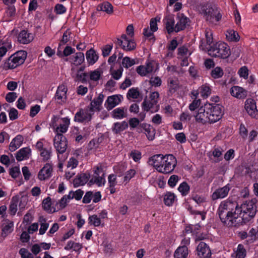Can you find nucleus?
Listing matches in <instances>:
<instances>
[{"instance_id": "1", "label": "nucleus", "mask_w": 258, "mask_h": 258, "mask_svg": "<svg viewBox=\"0 0 258 258\" xmlns=\"http://www.w3.org/2000/svg\"><path fill=\"white\" fill-rule=\"evenodd\" d=\"M257 200L252 199L239 206L236 201L221 202L217 213L221 222L228 227H239L250 222L255 216Z\"/></svg>"}, {"instance_id": "2", "label": "nucleus", "mask_w": 258, "mask_h": 258, "mask_svg": "<svg viewBox=\"0 0 258 258\" xmlns=\"http://www.w3.org/2000/svg\"><path fill=\"white\" fill-rule=\"evenodd\" d=\"M224 107L220 104L207 103L201 106L195 115L197 122L202 124L214 123L219 121L223 115Z\"/></svg>"}, {"instance_id": "3", "label": "nucleus", "mask_w": 258, "mask_h": 258, "mask_svg": "<svg viewBox=\"0 0 258 258\" xmlns=\"http://www.w3.org/2000/svg\"><path fill=\"white\" fill-rule=\"evenodd\" d=\"M201 11L206 21L210 23L216 24L222 19L220 9L215 5H203L201 7Z\"/></svg>"}, {"instance_id": "4", "label": "nucleus", "mask_w": 258, "mask_h": 258, "mask_svg": "<svg viewBox=\"0 0 258 258\" xmlns=\"http://www.w3.org/2000/svg\"><path fill=\"white\" fill-rule=\"evenodd\" d=\"M27 57V52L21 50L17 52L4 61L1 68L4 70L14 69L22 64Z\"/></svg>"}, {"instance_id": "5", "label": "nucleus", "mask_w": 258, "mask_h": 258, "mask_svg": "<svg viewBox=\"0 0 258 258\" xmlns=\"http://www.w3.org/2000/svg\"><path fill=\"white\" fill-rule=\"evenodd\" d=\"M209 54L215 57L227 58L231 54L229 46L225 43L218 42L208 48Z\"/></svg>"}, {"instance_id": "6", "label": "nucleus", "mask_w": 258, "mask_h": 258, "mask_svg": "<svg viewBox=\"0 0 258 258\" xmlns=\"http://www.w3.org/2000/svg\"><path fill=\"white\" fill-rule=\"evenodd\" d=\"M43 139H40L36 144L35 148L39 152L40 157L43 162H47L51 158L52 155V147L49 144H44Z\"/></svg>"}, {"instance_id": "7", "label": "nucleus", "mask_w": 258, "mask_h": 258, "mask_svg": "<svg viewBox=\"0 0 258 258\" xmlns=\"http://www.w3.org/2000/svg\"><path fill=\"white\" fill-rule=\"evenodd\" d=\"M176 165V158L171 154L164 156L162 165L160 167L159 172L164 174L171 173Z\"/></svg>"}, {"instance_id": "8", "label": "nucleus", "mask_w": 258, "mask_h": 258, "mask_svg": "<svg viewBox=\"0 0 258 258\" xmlns=\"http://www.w3.org/2000/svg\"><path fill=\"white\" fill-rule=\"evenodd\" d=\"M116 44L125 51H132L136 49V43L134 40L129 39L126 34H122L120 38H117Z\"/></svg>"}, {"instance_id": "9", "label": "nucleus", "mask_w": 258, "mask_h": 258, "mask_svg": "<svg viewBox=\"0 0 258 258\" xmlns=\"http://www.w3.org/2000/svg\"><path fill=\"white\" fill-rule=\"evenodd\" d=\"M53 141L54 147L58 153L63 154L66 152L68 143L65 136L61 134H57Z\"/></svg>"}, {"instance_id": "10", "label": "nucleus", "mask_w": 258, "mask_h": 258, "mask_svg": "<svg viewBox=\"0 0 258 258\" xmlns=\"http://www.w3.org/2000/svg\"><path fill=\"white\" fill-rule=\"evenodd\" d=\"M67 91L68 88L64 85L61 84L58 86L54 96L57 103L62 104L66 102Z\"/></svg>"}, {"instance_id": "11", "label": "nucleus", "mask_w": 258, "mask_h": 258, "mask_svg": "<svg viewBox=\"0 0 258 258\" xmlns=\"http://www.w3.org/2000/svg\"><path fill=\"white\" fill-rule=\"evenodd\" d=\"M196 251L200 258H210L211 251L209 246L204 242L201 241L197 247Z\"/></svg>"}, {"instance_id": "12", "label": "nucleus", "mask_w": 258, "mask_h": 258, "mask_svg": "<svg viewBox=\"0 0 258 258\" xmlns=\"http://www.w3.org/2000/svg\"><path fill=\"white\" fill-rule=\"evenodd\" d=\"M244 108L249 116L253 118L256 117L258 111L254 99H247L245 102Z\"/></svg>"}, {"instance_id": "13", "label": "nucleus", "mask_w": 258, "mask_h": 258, "mask_svg": "<svg viewBox=\"0 0 258 258\" xmlns=\"http://www.w3.org/2000/svg\"><path fill=\"white\" fill-rule=\"evenodd\" d=\"M91 119V116L83 108L79 109L74 118V121L79 123L88 122Z\"/></svg>"}, {"instance_id": "14", "label": "nucleus", "mask_w": 258, "mask_h": 258, "mask_svg": "<svg viewBox=\"0 0 258 258\" xmlns=\"http://www.w3.org/2000/svg\"><path fill=\"white\" fill-rule=\"evenodd\" d=\"M176 18L178 21L175 25V32L177 33L184 30L186 28L188 23L190 22V20L183 13H178Z\"/></svg>"}, {"instance_id": "15", "label": "nucleus", "mask_w": 258, "mask_h": 258, "mask_svg": "<svg viewBox=\"0 0 258 258\" xmlns=\"http://www.w3.org/2000/svg\"><path fill=\"white\" fill-rule=\"evenodd\" d=\"M53 171L52 165L51 163H46L38 174V178L40 180H45L52 176Z\"/></svg>"}, {"instance_id": "16", "label": "nucleus", "mask_w": 258, "mask_h": 258, "mask_svg": "<svg viewBox=\"0 0 258 258\" xmlns=\"http://www.w3.org/2000/svg\"><path fill=\"white\" fill-rule=\"evenodd\" d=\"M230 189V184H227L222 187L216 189L212 195V199L216 200L219 199H223L227 196Z\"/></svg>"}, {"instance_id": "17", "label": "nucleus", "mask_w": 258, "mask_h": 258, "mask_svg": "<svg viewBox=\"0 0 258 258\" xmlns=\"http://www.w3.org/2000/svg\"><path fill=\"white\" fill-rule=\"evenodd\" d=\"M155 102L148 100V99L146 97L142 103L143 110L146 112L150 111L152 113L157 112L159 109V105Z\"/></svg>"}, {"instance_id": "18", "label": "nucleus", "mask_w": 258, "mask_h": 258, "mask_svg": "<svg viewBox=\"0 0 258 258\" xmlns=\"http://www.w3.org/2000/svg\"><path fill=\"white\" fill-rule=\"evenodd\" d=\"M121 98H122V97L121 95H113L108 97L104 104L105 107L108 110L112 109L119 104Z\"/></svg>"}, {"instance_id": "19", "label": "nucleus", "mask_w": 258, "mask_h": 258, "mask_svg": "<svg viewBox=\"0 0 258 258\" xmlns=\"http://www.w3.org/2000/svg\"><path fill=\"white\" fill-rule=\"evenodd\" d=\"M33 35L28 32L26 30H23L18 34V41L21 44H28L33 41Z\"/></svg>"}, {"instance_id": "20", "label": "nucleus", "mask_w": 258, "mask_h": 258, "mask_svg": "<svg viewBox=\"0 0 258 258\" xmlns=\"http://www.w3.org/2000/svg\"><path fill=\"white\" fill-rule=\"evenodd\" d=\"M230 93L232 96L239 99L245 98L247 95L246 90L238 86H234L231 87L230 89Z\"/></svg>"}, {"instance_id": "21", "label": "nucleus", "mask_w": 258, "mask_h": 258, "mask_svg": "<svg viewBox=\"0 0 258 258\" xmlns=\"http://www.w3.org/2000/svg\"><path fill=\"white\" fill-rule=\"evenodd\" d=\"M164 156L162 154H156L150 158L148 160L149 165L153 166L159 172V168L162 166Z\"/></svg>"}, {"instance_id": "22", "label": "nucleus", "mask_w": 258, "mask_h": 258, "mask_svg": "<svg viewBox=\"0 0 258 258\" xmlns=\"http://www.w3.org/2000/svg\"><path fill=\"white\" fill-rule=\"evenodd\" d=\"M165 28L168 34H171L173 32H175V25L174 16L169 15L165 18Z\"/></svg>"}, {"instance_id": "23", "label": "nucleus", "mask_w": 258, "mask_h": 258, "mask_svg": "<svg viewBox=\"0 0 258 258\" xmlns=\"http://www.w3.org/2000/svg\"><path fill=\"white\" fill-rule=\"evenodd\" d=\"M128 127V124L126 121L116 122L112 126L111 130L114 134H118L124 131Z\"/></svg>"}, {"instance_id": "24", "label": "nucleus", "mask_w": 258, "mask_h": 258, "mask_svg": "<svg viewBox=\"0 0 258 258\" xmlns=\"http://www.w3.org/2000/svg\"><path fill=\"white\" fill-rule=\"evenodd\" d=\"M23 141L24 138L22 135H17L10 143L9 147L10 151L13 152L18 149L23 144Z\"/></svg>"}, {"instance_id": "25", "label": "nucleus", "mask_w": 258, "mask_h": 258, "mask_svg": "<svg viewBox=\"0 0 258 258\" xmlns=\"http://www.w3.org/2000/svg\"><path fill=\"white\" fill-rule=\"evenodd\" d=\"M127 108L118 107L111 112V116L115 119H121L126 117Z\"/></svg>"}, {"instance_id": "26", "label": "nucleus", "mask_w": 258, "mask_h": 258, "mask_svg": "<svg viewBox=\"0 0 258 258\" xmlns=\"http://www.w3.org/2000/svg\"><path fill=\"white\" fill-rule=\"evenodd\" d=\"M86 57L89 65L94 64L98 59L99 56L93 48H91L86 53Z\"/></svg>"}, {"instance_id": "27", "label": "nucleus", "mask_w": 258, "mask_h": 258, "mask_svg": "<svg viewBox=\"0 0 258 258\" xmlns=\"http://www.w3.org/2000/svg\"><path fill=\"white\" fill-rule=\"evenodd\" d=\"M246 250L244 245L239 244L236 249H234L231 256L234 258H245L246 256Z\"/></svg>"}, {"instance_id": "28", "label": "nucleus", "mask_w": 258, "mask_h": 258, "mask_svg": "<svg viewBox=\"0 0 258 258\" xmlns=\"http://www.w3.org/2000/svg\"><path fill=\"white\" fill-rule=\"evenodd\" d=\"M31 149L28 148H23L19 150L16 153V158L18 161H21L28 158V155L31 153Z\"/></svg>"}, {"instance_id": "29", "label": "nucleus", "mask_w": 258, "mask_h": 258, "mask_svg": "<svg viewBox=\"0 0 258 258\" xmlns=\"http://www.w3.org/2000/svg\"><path fill=\"white\" fill-rule=\"evenodd\" d=\"M127 169V164L125 162H120L113 167V170L116 173L118 177H121L124 175Z\"/></svg>"}, {"instance_id": "30", "label": "nucleus", "mask_w": 258, "mask_h": 258, "mask_svg": "<svg viewBox=\"0 0 258 258\" xmlns=\"http://www.w3.org/2000/svg\"><path fill=\"white\" fill-rule=\"evenodd\" d=\"M106 182L104 173L101 176L94 175L89 180V183L91 184H96L98 186L104 185Z\"/></svg>"}, {"instance_id": "31", "label": "nucleus", "mask_w": 258, "mask_h": 258, "mask_svg": "<svg viewBox=\"0 0 258 258\" xmlns=\"http://www.w3.org/2000/svg\"><path fill=\"white\" fill-rule=\"evenodd\" d=\"M188 253L187 246H179L174 252V258H186Z\"/></svg>"}, {"instance_id": "32", "label": "nucleus", "mask_w": 258, "mask_h": 258, "mask_svg": "<svg viewBox=\"0 0 258 258\" xmlns=\"http://www.w3.org/2000/svg\"><path fill=\"white\" fill-rule=\"evenodd\" d=\"M153 71L152 66L148 64L146 66H140L137 68L136 71L142 76H145L148 74L151 73Z\"/></svg>"}, {"instance_id": "33", "label": "nucleus", "mask_w": 258, "mask_h": 258, "mask_svg": "<svg viewBox=\"0 0 258 258\" xmlns=\"http://www.w3.org/2000/svg\"><path fill=\"white\" fill-rule=\"evenodd\" d=\"M71 61L76 66L81 65L85 60L84 54L83 52H77L75 55L70 58Z\"/></svg>"}, {"instance_id": "34", "label": "nucleus", "mask_w": 258, "mask_h": 258, "mask_svg": "<svg viewBox=\"0 0 258 258\" xmlns=\"http://www.w3.org/2000/svg\"><path fill=\"white\" fill-rule=\"evenodd\" d=\"M137 167L138 166L135 165L134 168L130 169L125 172L123 178L124 182L125 183H128L131 179L135 176L137 174L136 168H137Z\"/></svg>"}, {"instance_id": "35", "label": "nucleus", "mask_w": 258, "mask_h": 258, "mask_svg": "<svg viewBox=\"0 0 258 258\" xmlns=\"http://www.w3.org/2000/svg\"><path fill=\"white\" fill-rule=\"evenodd\" d=\"M139 128H141L145 131L146 134V136L149 140L152 141L154 139V134L151 132V126L150 124L143 123H141L139 125Z\"/></svg>"}, {"instance_id": "36", "label": "nucleus", "mask_w": 258, "mask_h": 258, "mask_svg": "<svg viewBox=\"0 0 258 258\" xmlns=\"http://www.w3.org/2000/svg\"><path fill=\"white\" fill-rule=\"evenodd\" d=\"M168 87L169 92L173 94L179 88V81L176 79L170 78L168 81Z\"/></svg>"}, {"instance_id": "37", "label": "nucleus", "mask_w": 258, "mask_h": 258, "mask_svg": "<svg viewBox=\"0 0 258 258\" xmlns=\"http://www.w3.org/2000/svg\"><path fill=\"white\" fill-rule=\"evenodd\" d=\"M201 104V100L200 99L196 98H194L192 102L189 104L188 108L190 111L193 112V115L194 116L198 113Z\"/></svg>"}, {"instance_id": "38", "label": "nucleus", "mask_w": 258, "mask_h": 258, "mask_svg": "<svg viewBox=\"0 0 258 258\" xmlns=\"http://www.w3.org/2000/svg\"><path fill=\"white\" fill-rule=\"evenodd\" d=\"M42 206L44 210L48 213H52L55 212V209H54L52 211L51 208V199L49 197H47L44 199L42 203Z\"/></svg>"}, {"instance_id": "39", "label": "nucleus", "mask_w": 258, "mask_h": 258, "mask_svg": "<svg viewBox=\"0 0 258 258\" xmlns=\"http://www.w3.org/2000/svg\"><path fill=\"white\" fill-rule=\"evenodd\" d=\"M176 198L174 194L171 192H167L164 196V203L167 206H171L174 202Z\"/></svg>"}, {"instance_id": "40", "label": "nucleus", "mask_w": 258, "mask_h": 258, "mask_svg": "<svg viewBox=\"0 0 258 258\" xmlns=\"http://www.w3.org/2000/svg\"><path fill=\"white\" fill-rule=\"evenodd\" d=\"M100 11H102L106 12L108 14H111L113 12V7L112 5L109 2H104L100 5L98 9Z\"/></svg>"}, {"instance_id": "41", "label": "nucleus", "mask_w": 258, "mask_h": 258, "mask_svg": "<svg viewBox=\"0 0 258 258\" xmlns=\"http://www.w3.org/2000/svg\"><path fill=\"white\" fill-rule=\"evenodd\" d=\"M226 37L229 41L237 42L239 40V36L237 32L233 30H228L226 32Z\"/></svg>"}, {"instance_id": "42", "label": "nucleus", "mask_w": 258, "mask_h": 258, "mask_svg": "<svg viewBox=\"0 0 258 258\" xmlns=\"http://www.w3.org/2000/svg\"><path fill=\"white\" fill-rule=\"evenodd\" d=\"M104 98V95L100 93L99 94L98 96L96 98H95L91 102V103L95 106V109L97 111H100L101 108L100 106L102 105L103 99Z\"/></svg>"}, {"instance_id": "43", "label": "nucleus", "mask_w": 258, "mask_h": 258, "mask_svg": "<svg viewBox=\"0 0 258 258\" xmlns=\"http://www.w3.org/2000/svg\"><path fill=\"white\" fill-rule=\"evenodd\" d=\"M141 95L138 88L133 87L128 90L126 97L128 99H138Z\"/></svg>"}, {"instance_id": "44", "label": "nucleus", "mask_w": 258, "mask_h": 258, "mask_svg": "<svg viewBox=\"0 0 258 258\" xmlns=\"http://www.w3.org/2000/svg\"><path fill=\"white\" fill-rule=\"evenodd\" d=\"M14 224L13 222H9L7 224L4 226L2 228V236L6 237L10 234L13 230Z\"/></svg>"}, {"instance_id": "45", "label": "nucleus", "mask_w": 258, "mask_h": 258, "mask_svg": "<svg viewBox=\"0 0 258 258\" xmlns=\"http://www.w3.org/2000/svg\"><path fill=\"white\" fill-rule=\"evenodd\" d=\"M178 190L182 196H186L189 192L190 186L186 182L184 181L179 184Z\"/></svg>"}, {"instance_id": "46", "label": "nucleus", "mask_w": 258, "mask_h": 258, "mask_svg": "<svg viewBox=\"0 0 258 258\" xmlns=\"http://www.w3.org/2000/svg\"><path fill=\"white\" fill-rule=\"evenodd\" d=\"M199 92L202 97L207 98L211 93V89L210 86L206 84L199 88Z\"/></svg>"}, {"instance_id": "47", "label": "nucleus", "mask_w": 258, "mask_h": 258, "mask_svg": "<svg viewBox=\"0 0 258 258\" xmlns=\"http://www.w3.org/2000/svg\"><path fill=\"white\" fill-rule=\"evenodd\" d=\"M211 77L215 79L221 78L224 75L223 69L220 67H216L214 68L210 73Z\"/></svg>"}, {"instance_id": "48", "label": "nucleus", "mask_w": 258, "mask_h": 258, "mask_svg": "<svg viewBox=\"0 0 258 258\" xmlns=\"http://www.w3.org/2000/svg\"><path fill=\"white\" fill-rule=\"evenodd\" d=\"M128 157L132 158L135 162L140 163L142 157L141 152L137 150H133L128 154Z\"/></svg>"}, {"instance_id": "49", "label": "nucleus", "mask_w": 258, "mask_h": 258, "mask_svg": "<svg viewBox=\"0 0 258 258\" xmlns=\"http://www.w3.org/2000/svg\"><path fill=\"white\" fill-rule=\"evenodd\" d=\"M201 226L199 224L193 225L192 235L195 236V240L200 241L204 239V237L200 233Z\"/></svg>"}, {"instance_id": "50", "label": "nucleus", "mask_w": 258, "mask_h": 258, "mask_svg": "<svg viewBox=\"0 0 258 258\" xmlns=\"http://www.w3.org/2000/svg\"><path fill=\"white\" fill-rule=\"evenodd\" d=\"M101 223L100 218L95 214L90 216L88 218V223L91 225L98 227L101 225Z\"/></svg>"}, {"instance_id": "51", "label": "nucleus", "mask_w": 258, "mask_h": 258, "mask_svg": "<svg viewBox=\"0 0 258 258\" xmlns=\"http://www.w3.org/2000/svg\"><path fill=\"white\" fill-rule=\"evenodd\" d=\"M18 203V197H13L10 205L9 211L12 215H15L17 211V205Z\"/></svg>"}, {"instance_id": "52", "label": "nucleus", "mask_w": 258, "mask_h": 258, "mask_svg": "<svg viewBox=\"0 0 258 258\" xmlns=\"http://www.w3.org/2000/svg\"><path fill=\"white\" fill-rule=\"evenodd\" d=\"M135 64V61L134 59H131L130 57L125 56L122 58V67L128 69Z\"/></svg>"}, {"instance_id": "53", "label": "nucleus", "mask_w": 258, "mask_h": 258, "mask_svg": "<svg viewBox=\"0 0 258 258\" xmlns=\"http://www.w3.org/2000/svg\"><path fill=\"white\" fill-rule=\"evenodd\" d=\"M102 73V72L98 69L91 71L90 73V79L92 81H97L100 80Z\"/></svg>"}, {"instance_id": "54", "label": "nucleus", "mask_w": 258, "mask_h": 258, "mask_svg": "<svg viewBox=\"0 0 258 258\" xmlns=\"http://www.w3.org/2000/svg\"><path fill=\"white\" fill-rule=\"evenodd\" d=\"M257 229L252 228L248 232V236L250 237V240L251 242H253L258 239V227Z\"/></svg>"}, {"instance_id": "55", "label": "nucleus", "mask_w": 258, "mask_h": 258, "mask_svg": "<svg viewBox=\"0 0 258 258\" xmlns=\"http://www.w3.org/2000/svg\"><path fill=\"white\" fill-rule=\"evenodd\" d=\"M54 11L57 15H62L66 13L67 8L62 4H57L54 7Z\"/></svg>"}, {"instance_id": "56", "label": "nucleus", "mask_w": 258, "mask_h": 258, "mask_svg": "<svg viewBox=\"0 0 258 258\" xmlns=\"http://www.w3.org/2000/svg\"><path fill=\"white\" fill-rule=\"evenodd\" d=\"M123 69L120 66L117 70H114L111 73V77L116 80H118L122 76Z\"/></svg>"}, {"instance_id": "57", "label": "nucleus", "mask_w": 258, "mask_h": 258, "mask_svg": "<svg viewBox=\"0 0 258 258\" xmlns=\"http://www.w3.org/2000/svg\"><path fill=\"white\" fill-rule=\"evenodd\" d=\"M9 174L14 179L18 177L20 174V168L18 166H15L10 169Z\"/></svg>"}, {"instance_id": "58", "label": "nucleus", "mask_w": 258, "mask_h": 258, "mask_svg": "<svg viewBox=\"0 0 258 258\" xmlns=\"http://www.w3.org/2000/svg\"><path fill=\"white\" fill-rule=\"evenodd\" d=\"M154 32H152L149 27L145 28L143 29V34L145 37L149 38L150 41H154L155 40V36L153 34Z\"/></svg>"}, {"instance_id": "59", "label": "nucleus", "mask_w": 258, "mask_h": 258, "mask_svg": "<svg viewBox=\"0 0 258 258\" xmlns=\"http://www.w3.org/2000/svg\"><path fill=\"white\" fill-rule=\"evenodd\" d=\"M179 180V177L176 175H171L168 180V184L171 187H174Z\"/></svg>"}, {"instance_id": "60", "label": "nucleus", "mask_w": 258, "mask_h": 258, "mask_svg": "<svg viewBox=\"0 0 258 258\" xmlns=\"http://www.w3.org/2000/svg\"><path fill=\"white\" fill-rule=\"evenodd\" d=\"M239 134L242 138L245 140L248 136V131L244 124L241 123L239 126Z\"/></svg>"}, {"instance_id": "61", "label": "nucleus", "mask_w": 258, "mask_h": 258, "mask_svg": "<svg viewBox=\"0 0 258 258\" xmlns=\"http://www.w3.org/2000/svg\"><path fill=\"white\" fill-rule=\"evenodd\" d=\"M93 198V191H87L85 196L83 198V203L84 204H89L91 202L92 199Z\"/></svg>"}, {"instance_id": "62", "label": "nucleus", "mask_w": 258, "mask_h": 258, "mask_svg": "<svg viewBox=\"0 0 258 258\" xmlns=\"http://www.w3.org/2000/svg\"><path fill=\"white\" fill-rule=\"evenodd\" d=\"M140 123V120L138 118L133 117L130 119L128 120V123L130 126L131 127V130L137 127Z\"/></svg>"}, {"instance_id": "63", "label": "nucleus", "mask_w": 258, "mask_h": 258, "mask_svg": "<svg viewBox=\"0 0 258 258\" xmlns=\"http://www.w3.org/2000/svg\"><path fill=\"white\" fill-rule=\"evenodd\" d=\"M238 74L241 77L247 79L248 76V70L245 66L241 67L238 71Z\"/></svg>"}, {"instance_id": "64", "label": "nucleus", "mask_w": 258, "mask_h": 258, "mask_svg": "<svg viewBox=\"0 0 258 258\" xmlns=\"http://www.w3.org/2000/svg\"><path fill=\"white\" fill-rule=\"evenodd\" d=\"M19 253L21 255V258H27L33 254L26 248H20L19 251Z\"/></svg>"}]
</instances>
